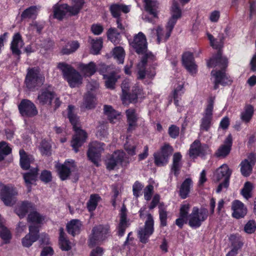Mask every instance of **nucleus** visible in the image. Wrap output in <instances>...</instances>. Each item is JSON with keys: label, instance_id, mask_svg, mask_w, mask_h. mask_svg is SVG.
<instances>
[{"label": "nucleus", "instance_id": "1", "mask_svg": "<svg viewBox=\"0 0 256 256\" xmlns=\"http://www.w3.org/2000/svg\"><path fill=\"white\" fill-rule=\"evenodd\" d=\"M74 106L69 105L68 108V118L73 126L75 134L71 140V146L75 152H78L79 148L86 142L88 138L87 133L83 130L77 126L78 117L74 112Z\"/></svg>", "mask_w": 256, "mask_h": 256}, {"label": "nucleus", "instance_id": "2", "mask_svg": "<svg viewBox=\"0 0 256 256\" xmlns=\"http://www.w3.org/2000/svg\"><path fill=\"white\" fill-rule=\"evenodd\" d=\"M29 232L22 239V244L24 247L30 248L32 244L38 240L40 246H48L50 244V238L45 232L40 233V226H29Z\"/></svg>", "mask_w": 256, "mask_h": 256}, {"label": "nucleus", "instance_id": "3", "mask_svg": "<svg viewBox=\"0 0 256 256\" xmlns=\"http://www.w3.org/2000/svg\"><path fill=\"white\" fill-rule=\"evenodd\" d=\"M111 236L110 226L108 224H100L94 226L88 236V245L93 248L105 242Z\"/></svg>", "mask_w": 256, "mask_h": 256}, {"label": "nucleus", "instance_id": "4", "mask_svg": "<svg viewBox=\"0 0 256 256\" xmlns=\"http://www.w3.org/2000/svg\"><path fill=\"white\" fill-rule=\"evenodd\" d=\"M58 68L62 72L64 78L70 88H74L82 83L81 75L72 66L64 62H59Z\"/></svg>", "mask_w": 256, "mask_h": 256}, {"label": "nucleus", "instance_id": "5", "mask_svg": "<svg viewBox=\"0 0 256 256\" xmlns=\"http://www.w3.org/2000/svg\"><path fill=\"white\" fill-rule=\"evenodd\" d=\"M44 76L40 74L38 68H28L25 78L24 84L29 91L34 92L37 87L44 84Z\"/></svg>", "mask_w": 256, "mask_h": 256}, {"label": "nucleus", "instance_id": "6", "mask_svg": "<svg viewBox=\"0 0 256 256\" xmlns=\"http://www.w3.org/2000/svg\"><path fill=\"white\" fill-rule=\"evenodd\" d=\"M231 174L232 172L226 164H222L216 170L214 174V180L216 182H218L223 180L217 187V193L220 192L223 188H227L229 186Z\"/></svg>", "mask_w": 256, "mask_h": 256}, {"label": "nucleus", "instance_id": "7", "mask_svg": "<svg viewBox=\"0 0 256 256\" xmlns=\"http://www.w3.org/2000/svg\"><path fill=\"white\" fill-rule=\"evenodd\" d=\"M173 151V148L169 144H164L158 150L153 154L155 166L158 167L166 166Z\"/></svg>", "mask_w": 256, "mask_h": 256}, {"label": "nucleus", "instance_id": "8", "mask_svg": "<svg viewBox=\"0 0 256 256\" xmlns=\"http://www.w3.org/2000/svg\"><path fill=\"white\" fill-rule=\"evenodd\" d=\"M208 216V211L206 208H201L200 210L196 206H194L192 213L189 215L188 224L194 228H200L203 222L205 221Z\"/></svg>", "mask_w": 256, "mask_h": 256}, {"label": "nucleus", "instance_id": "9", "mask_svg": "<svg viewBox=\"0 0 256 256\" xmlns=\"http://www.w3.org/2000/svg\"><path fill=\"white\" fill-rule=\"evenodd\" d=\"M214 98L210 97L208 100V104L202 114L200 120V130L202 131L208 132L212 124Z\"/></svg>", "mask_w": 256, "mask_h": 256}, {"label": "nucleus", "instance_id": "10", "mask_svg": "<svg viewBox=\"0 0 256 256\" xmlns=\"http://www.w3.org/2000/svg\"><path fill=\"white\" fill-rule=\"evenodd\" d=\"M147 218L144 222V227L140 228L138 232L140 241L142 244H146L149 238L154 232V220L151 214H147Z\"/></svg>", "mask_w": 256, "mask_h": 256}, {"label": "nucleus", "instance_id": "11", "mask_svg": "<svg viewBox=\"0 0 256 256\" xmlns=\"http://www.w3.org/2000/svg\"><path fill=\"white\" fill-rule=\"evenodd\" d=\"M18 107L20 114L23 117L32 118L38 114L36 106L30 100L22 99Z\"/></svg>", "mask_w": 256, "mask_h": 256}, {"label": "nucleus", "instance_id": "12", "mask_svg": "<svg viewBox=\"0 0 256 256\" xmlns=\"http://www.w3.org/2000/svg\"><path fill=\"white\" fill-rule=\"evenodd\" d=\"M2 188L0 190V198L4 204L6 206H12L15 196L17 195L18 192L16 188L12 184H1Z\"/></svg>", "mask_w": 256, "mask_h": 256}, {"label": "nucleus", "instance_id": "13", "mask_svg": "<svg viewBox=\"0 0 256 256\" xmlns=\"http://www.w3.org/2000/svg\"><path fill=\"white\" fill-rule=\"evenodd\" d=\"M104 143L98 142H93L90 145L87 152L88 160L96 166H99L98 162L101 158L102 153L104 150Z\"/></svg>", "mask_w": 256, "mask_h": 256}, {"label": "nucleus", "instance_id": "14", "mask_svg": "<svg viewBox=\"0 0 256 256\" xmlns=\"http://www.w3.org/2000/svg\"><path fill=\"white\" fill-rule=\"evenodd\" d=\"M56 96V93L51 85L42 87L38 92L37 100L40 104L51 106L52 101Z\"/></svg>", "mask_w": 256, "mask_h": 256}, {"label": "nucleus", "instance_id": "15", "mask_svg": "<svg viewBox=\"0 0 256 256\" xmlns=\"http://www.w3.org/2000/svg\"><path fill=\"white\" fill-rule=\"evenodd\" d=\"M208 146L206 144H202L199 140H196L190 144L188 150V155L192 158H197L200 156H204L210 151Z\"/></svg>", "mask_w": 256, "mask_h": 256}, {"label": "nucleus", "instance_id": "16", "mask_svg": "<svg viewBox=\"0 0 256 256\" xmlns=\"http://www.w3.org/2000/svg\"><path fill=\"white\" fill-rule=\"evenodd\" d=\"M131 46L138 54H143L144 56L145 54L148 52L146 37L142 32H139L138 34L134 36Z\"/></svg>", "mask_w": 256, "mask_h": 256}, {"label": "nucleus", "instance_id": "17", "mask_svg": "<svg viewBox=\"0 0 256 256\" xmlns=\"http://www.w3.org/2000/svg\"><path fill=\"white\" fill-rule=\"evenodd\" d=\"M156 61V56L151 52H149L142 56L140 62L138 64L140 68L138 72V78L140 80H144L146 75V68L148 64L152 63L154 65L153 63Z\"/></svg>", "mask_w": 256, "mask_h": 256}, {"label": "nucleus", "instance_id": "18", "mask_svg": "<svg viewBox=\"0 0 256 256\" xmlns=\"http://www.w3.org/2000/svg\"><path fill=\"white\" fill-rule=\"evenodd\" d=\"M228 64L227 58L223 56L222 51L219 50L207 61V66L209 68L218 66L222 70H224L228 66Z\"/></svg>", "mask_w": 256, "mask_h": 256}, {"label": "nucleus", "instance_id": "19", "mask_svg": "<svg viewBox=\"0 0 256 256\" xmlns=\"http://www.w3.org/2000/svg\"><path fill=\"white\" fill-rule=\"evenodd\" d=\"M130 226V220L127 217V209L123 204L120 212V222L116 226V234L119 237L124 235L126 229Z\"/></svg>", "mask_w": 256, "mask_h": 256}, {"label": "nucleus", "instance_id": "20", "mask_svg": "<svg viewBox=\"0 0 256 256\" xmlns=\"http://www.w3.org/2000/svg\"><path fill=\"white\" fill-rule=\"evenodd\" d=\"M123 152L117 150L114 152L106 160V168L109 171L114 170L119 164H122L124 160Z\"/></svg>", "mask_w": 256, "mask_h": 256}, {"label": "nucleus", "instance_id": "21", "mask_svg": "<svg viewBox=\"0 0 256 256\" xmlns=\"http://www.w3.org/2000/svg\"><path fill=\"white\" fill-rule=\"evenodd\" d=\"M232 146V137L229 134L224 140V144H222L215 152L217 158H224L230 152Z\"/></svg>", "mask_w": 256, "mask_h": 256}, {"label": "nucleus", "instance_id": "22", "mask_svg": "<svg viewBox=\"0 0 256 256\" xmlns=\"http://www.w3.org/2000/svg\"><path fill=\"white\" fill-rule=\"evenodd\" d=\"M69 5L67 4L57 3L52 6L53 18L58 20H64L67 14L70 16V12L68 8Z\"/></svg>", "mask_w": 256, "mask_h": 256}, {"label": "nucleus", "instance_id": "23", "mask_svg": "<svg viewBox=\"0 0 256 256\" xmlns=\"http://www.w3.org/2000/svg\"><path fill=\"white\" fill-rule=\"evenodd\" d=\"M71 163H74L72 160H66L64 164L57 163L55 165V168L61 180H66L70 176L72 170L67 165Z\"/></svg>", "mask_w": 256, "mask_h": 256}, {"label": "nucleus", "instance_id": "24", "mask_svg": "<svg viewBox=\"0 0 256 256\" xmlns=\"http://www.w3.org/2000/svg\"><path fill=\"white\" fill-rule=\"evenodd\" d=\"M232 216L236 219L244 218L248 212V208L240 200H236L232 202Z\"/></svg>", "mask_w": 256, "mask_h": 256}, {"label": "nucleus", "instance_id": "25", "mask_svg": "<svg viewBox=\"0 0 256 256\" xmlns=\"http://www.w3.org/2000/svg\"><path fill=\"white\" fill-rule=\"evenodd\" d=\"M190 205L189 203L183 204L180 205L179 212V218L176 219L175 224L180 228H182L184 224L188 222L189 217L188 213Z\"/></svg>", "mask_w": 256, "mask_h": 256}, {"label": "nucleus", "instance_id": "26", "mask_svg": "<svg viewBox=\"0 0 256 256\" xmlns=\"http://www.w3.org/2000/svg\"><path fill=\"white\" fill-rule=\"evenodd\" d=\"M128 133H132L138 126V117L136 112V110L133 108H129L126 111Z\"/></svg>", "mask_w": 256, "mask_h": 256}, {"label": "nucleus", "instance_id": "27", "mask_svg": "<svg viewBox=\"0 0 256 256\" xmlns=\"http://www.w3.org/2000/svg\"><path fill=\"white\" fill-rule=\"evenodd\" d=\"M36 210L35 204L28 200H24L18 204L14 209V212L20 218L26 216L28 212Z\"/></svg>", "mask_w": 256, "mask_h": 256}, {"label": "nucleus", "instance_id": "28", "mask_svg": "<svg viewBox=\"0 0 256 256\" xmlns=\"http://www.w3.org/2000/svg\"><path fill=\"white\" fill-rule=\"evenodd\" d=\"M182 63L189 72L192 74L196 73L197 65L195 64L194 54L192 52H186L183 54Z\"/></svg>", "mask_w": 256, "mask_h": 256}, {"label": "nucleus", "instance_id": "29", "mask_svg": "<svg viewBox=\"0 0 256 256\" xmlns=\"http://www.w3.org/2000/svg\"><path fill=\"white\" fill-rule=\"evenodd\" d=\"M19 44H20V46L22 47L24 45V42L21 34L19 32H16L12 36V39L10 44V49L14 56H18V60H20V54H22V52L18 48Z\"/></svg>", "mask_w": 256, "mask_h": 256}, {"label": "nucleus", "instance_id": "30", "mask_svg": "<svg viewBox=\"0 0 256 256\" xmlns=\"http://www.w3.org/2000/svg\"><path fill=\"white\" fill-rule=\"evenodd\" d=\"M144 10L154 18H158L160 3L156 0H143Z\"/></svg>", "mask_w": 256, "mask_h": 256}, {"label": "nucleus", "instance_id": "31", "mask_svg": "<svg viewBox=\"0 0 256 256\" xmlns=\"http://www.w3.org/2000/svg\"><path fill=\"white\" fill-rule=\"evenodd\" d=\"M46 216L40 214L39 212L32 210L28 215L27 221L30 224L29 226H38L40 228L41 226L44 222Z\"/></svg>", "mask_w": 256, "mask_h": 256}, {"label": "nucleus", "instance_id": "32", "mask_svg": "<svg viewBox=\"0 0 256 256\" xmlns=\"http://www.w3.org/2000/svg\"><path fill=\"white\" fill-rule=\"evenodd\" d=\"M20 156V164L21 168L24 170H28L30 168V164L34 161L32 155L26 153L24 149L19 151Z\"/></svg>", "mask_w": 256, "mask_h": 256}, {"label": "nucleus", "instance_id": "33", "mask_svg": "<svg viewBox=\"0 0 256 256\" xmlns=\"http://www.w3.org/2000/svg\"><path fill=\"white\" fill-rule=\"evenodd\" d=\"M82 225V222L80 220L72 219L66 224V231L68 234L74 236L80 233Z\"/></svg>", "mask_w": 256, "mask_h": 256}, {"label": "nucleus", "instance_id": "34", "mask_svg": "<svg viewBox=\"0 0 256 256\" xmlns=\"http://www.w3.org/2000/svg\"><path fill=\"white\" fill-rule=\"evenodd\" d=\"M110 12L114 18H119L121 16V12L127 14L130 12L128 6L120 4H112L109 8Z\"/></svg>", "mask_w": 256, "mask_h": 256}, {"label": "nucleus", "instance_id": "35", "mask_svg": "<svg viewBox=\"0 0 256 256\" xmlns=\"http://www.w3.org/2000/svg\"><path fill=\"white\" fill-rule=\"evenodd\" d=\"M38 170V168H33L30 169V172L24 173L23 175L24 179L28 188V192L31 190L32 182L36 180Z\"/></svg>", "mask_w": 256, "mask_h": 256}, {"label": "nucleus", "instance_id": "36", "mask_svg": "<svg viewBox=\"0 0 256 256\" xmlns=\"http://www.w3.org/2000/svg\"><path fill=\"white\" fill-rule=\"evenodd\" d=\"M120 78L117 75L115 70H112L108 74V75L104 76L103 79L105 80L104 84L106 87L110 90H114L116 88V83Z\"/></svg>", "mask_w": 256, "mask_h": 256}, {"label": "nucleus", "instance_id": "37", "mask_svg": "<svg viewBox=\"0 0 256 256\" xmlns=\"http://www.w3.org/2000/svg\"><path fill=\"white\" fill-rule=\"evenodd\" d=\"M182 160V155L180 152H176L174 154L171 171L176 176H178L180 174V172L182 166L181 163Z\"/></svg>", "mask_w": 256, "mask_h": 256}, {"label": "nucleus", "instance_id": "38", "mask_svg": "<svg viewBox=\"0 0 256 256\" xmlns=\"http://www.w3.org/2000/svg\"><path fill=\"white\" fill-rule=\"evenodd\" d=\"M96 96L90 91L84 96L82 106L88 110L94 108L96 106Z\"/></svg>", "mask_w": 256, "mask_h": 256}, {"label": "nucleus", "instance_id": "39", "mask_svg": "<svg viewBox=\"0 0 256 256\" xmlns=\"http://www.w3.org/2000/svg\"><path fill=\"white\" fill-rule=\"evenodd\" d=\"M231 248L238 251L244 246L242 236L238 234H230L228 237Z\"/></svg>", "mask_w": 256, "mask_h": 256}, {"label": "nucleus", "instance_id": "40", "mask_svg": "<svg viewBox=\"0 0 256 256\" xmlns=\"http://www.w3.org/2000/svg\"><path fill=\"white\" fill-rule=\"evenodd\" d=\"M79 68L81 72L88 76L94 75L97 70L96 64L93 62H90L88 64L82 63L80 64Z\"/></svg>", "mask_w": 256, "mask_h": 256}, {"label": "nucleus", "instance_id": "41", "mask_svg": "<svg viewBox=\"0 0 256 256\" xmlns=\"http://www.w3.org/2000/svg\"><path fill=\"white\" fill-rule=\"evenodd\" d=\"M80 44L77 40L68 42L65 46H63L60 50L62 55H69L74 52L79 48Z\"/></svg>", "mask_w": 256, "mask_h": 256}, {"label": "nucleus", "instance_id": "42", "mask_svg": "<svg viewBox=\"0 0 256 256\" xmlns=\"http://www.w3.org/2000/svg\"><path fill=\"white\" fill-rule=\"evenodd\" d=\"M192 184V182L190 178H186L182 182L179 190V196L181 198L185 199L188 196Z\"/></svg>", "mask_w": 256, "mask_h": 256}, {"label": "nucleus", "instance_id": "43", "mask_svg": "<svg viewBox=\"0 0 256 256\" xmlns=\"http://www.w3.org/2000/svg\"><path fill=\"white\" fill-rule=\"evenodd\" d=\"M254 114V107L251 104H246L244 108V111L240 114L241 120L248 122L252 119Z\"/></svg>", "mask_w": 256, "mask_h": 256}, {"label": "nucleus", "instance_id": "44", "mask_svg": "<svg viewBox=\"0 0 256 256\" xmlns=\"http://www.w3.org/2000/svg\"><path fill=\"white\" fill-rule=\"evenodd\" d=\"M84 3V0H72V6H69L68 8L70 12V16L79 14Z\"/></svg>", "mask_w": 256, "mask_h": 256}, {"label": "nucleus", "instance_id": "45", "mask_svg": "<svg viewBox=\"0 0 256 256\" xmlns=\"http://www.w3.org/2000/svg\"><path fill=\"white\" fill-rule=\"evenodd\" d=\"M38 149L42 156H50L52 154V145L50 142L46 138L42 140Z\"/></svg>", "mask_w": 256, "mask_h": 256}, {"label": "nucleus", "instance_id": "46", "mask_svg": "<svg viewBox=\"0 0 256 256\" xmlns=\"http://www.w3.org/2000/svg\"><path fill=\"white\" fill-rule=\"evenodd\" d=\"M101 198L98 194H92L86 204V208L90 212H93L96 208Z\"/></svg>", "mask_w": 256, "mask_h": 256}, {"label": "nucleus", "instance_id": "47", "mask_svg": "<svg viewBox=\"0 0 256 256\" xmlns=\"http://www.w3.org/2000/svg\"><path fill=\"white\" fill-rule=\"evenodd\" d=\"M240 172L244 177L249 176L252 172L254 166L249 162L247 159L242 160L240 164Z\"/></svg>", "mask_w": 256, "mask_h": 256}, {"label": "nucleus", "instance_id": "48", "mask_svg": "<svg viewBox=\"0 0 256 256\" xmlns=\"http://www.w3.org/2000/svg\"><path fill=\"white\" fill-rule=\"evenodd\" d=\"M38 13V8L36 6H30L24 10L20 15L22 20L32 18L36 16Z\"/></svg>", "mask_w": 256, "mask_h": 256}, {"label": "nucleus", "instance_id": "49", "mask_svg": "<svg viewBox=\"0 0 256 256\" xmlns=\"http://www.w3.org/2000/svg\"><path fill=\"white\" fill-rule=\"evenodd\" d=\"M253 185L250 182L244 183V187L241 190L240 194L246 200H248L252 196Z\"/></svg>", "mask_w": 256, "mask_h": 256}, {"label": "nucleus", "instance_id": "50", "mask_svg": "<svg viewBox=\"0 0 256 256\" xmlns=\"http://www.w3.org/2000/svg\"><path fill=\"white\" fill-rule=\"evenodd\" d=\"M104 114L107 116L110 122L112 123L114 119L119 115L118 112L114 110L111 106H104Z\"/></svg>", "mask_w": 256, "mask_h": 256}, {"label": "nucleus", "instance_id": "51", "mask_svg": "<svg viewBox=\"0 0 256 256\" xmlns=\"http://www.w3.org/2000/svg\"><path fill=\"white\" fill-rule=\"evenodd\" d=\"M207 37L210 40V46L215 50H222V48L223 46V42L222 40H218L217 39L215 38L214 36L208 32L206 34Z\"/></svg>", "mask_w": 256, "mask_h": 256}, {"label": "nucleus", "instance_id": "52", "mask_svg": "<svg viewBox=\"0 0 256 256\" xmlns=\"http://www.w3.org/2000/svg\"><path fill=\"white\" fill-rule=\"evenodd\" d=\"M12 152V148L8 144L4 141L0 142V162L3 160L4 158Z\"/></svg>", "mask_w": 256, "mask_h": 256}, {"label": "nucleus", "instance_id": "53", "mask_svg": "<svg viewBox=\"0 0 256 256\" xmlns=\"http://www.w3.org/2000/svg\"><path fill=\"white\" fill-rule=\"evenodd\" d=\"M102 39L101 38L96 40H92V53L94 54H98L100 53L102 46Z\"/></svg>", "mask_w": 256, "mask_h": 256}, {"label": "nucleus", "instance_id": "54", "mask_svg": "<svg viewBox=\"0 0 256 256\" xmlns=\"http://www.w3.org/2000/svg\"><path fill=\"white\" fill-rule=\"evenodd\" d=\"M113 56L118 64H123L124 58V51L121 46H116L113 50Z\"/></svg>", "mask_w": 256, "mask_h": 256}, {"label": "nucleus", "instance_id": "55", "mask_svg": "<svg viewBox=\"0 0 256 256\" xmlns=\"http://www.w3.org/2000/svg\"><path fill=\"white\" fill-rule=\"evenodd\" d=\"M120 32L115 28H110L106 32L108 39L113 43H117V38Z\"/></svg>", "mask_w": 256, "mask_h": 256}, {"label": "nucleus", "instance_id": "56", "mask_svg": "<svg viewBox=\"0 0 256 256\" xmlns=\"http://www.w3.org/2000/svg\"><path fill=\"white\" fill-rule=\"evenodd\" d=\"M0 237L4 241V244H8L12 238V235L10 231L2 224L0 227Z\"/></svg>", "mask_w": 256, "mask_h": 256}, {"label": "nucleus", "instance_id": "57", "mask_svg": "<svg viewBox=\"0 0 256 256\" xmlns=\"http://www.w3.org/2000/svg\"><path fill=\"white\" fill-rule=\"evenodd\" d=\"M171 16L179 19L182 16V10L180 8L178 4L176 2H174L170 8Z\"/></svg>", "mask_w": 256, "mask_h": 256}, {"label": "nucleus", "instance_id": "58", "mask_svg": "<svg viewBox=\"0 0 256 256\" xmlns=\"http://www.w3.org/2000/svg\"><path fill=\"white\" fill-rule=\"evenodd\" d=\"M40 180L45 184H48L52 181V176L50 171L46 170H42L39 176Z\"/></svg>", "mask_w": 256, "mask_h": 256}, {"label": "nucleus", "instance_id": "59", "mask_svg": "<svg viewBox=\"0 0 256 256\" xmlns=\"http://www.w3.org/2000/svg\"><path fill=\"white\" fill-rule=\"evenodd\" d=\"M138 96L136 94H133L132 92H125V94H122V100L123 102H128L130 103L136 102L138 100Z\"/></svg>", "mask_w": 256, "mask_h": 256}, {"label": "nucleus", "instance_id": "60", "mask_svg": "<svg viewBox=\"0 0 256 256\" xmlns=\"http://www.w3.org/2000/svg\"><path fill=\"white\" fill-rule=\"evenodd\" d=\"M244 232L248 234H252L255 232L256 230V223L253 220H249L244 226Z\"/></svg>", "mask_w": 256, "mask_h": 256}, {"label": "nucleus", "instance_id": "61", "mask_svg": "<svg viewBox=\"0 0 256 256\" xmlns=\"http://www.w3.org/2000/svg\"><path fill=\"white\" fill-rule=\"evenodd\" d=\"M160 224L162 227H164L167 226V218H168V212L164 208H160V210H158Z\"/></svg>", "mask_w": 256, "mask_h": 256}, {"label": "nucleus", "instance_id": "62", "mask_svg": "<svg viewBox=\"0 0 256 256\" xmlns=\"http://www.w3.org/2000/svg\"><path fill=\"white\" fill-rule=\"evenodd\" d=\"M216 72H221L222 79L220 80L222 85L223 86L230 85L233 80L230 76L226 75L224 70H218Z\"/></svg>", "mask_w": 256, "mask_h": 256}, {"label": "nucleus", "instance_id": "63", "mask_svg": "<svg viewBox=\"0 0 256 256\" xmlns=\"http://www.w3.org/2000/svg\"><path fill=\"white\" fill-rule=\"evenodd\" d=\"M142 184L138 181L134 182L132 186L133 194L136 198H138L140 195V192L143 188Z\"/></svg>", "mask_w": 256, "mask_h": 256}, {"label": "nucleus", "instance_id": "64", "mask_svg": "<svg viewBox=\"0 0 256 256\" xmlns=\"http://www.w3.org/2000/svg\"><path fill=\"white\" fill-rule=\"evenodd\" d=\"M103 26L100 24H94L91 26L90 30L96 36L100 35L104 31Z\"/></svg>", "mask_w": 256, "mask_h": 256}]
</instances>
